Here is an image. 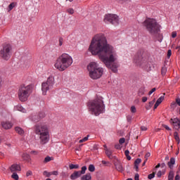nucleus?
<instances>
[{"mask_svg":"<svg viewBox=\"0 0 180 180\" xmlns=\"http://www.w3.org/2000/svg\"><path fill=\"white\" fill-rule=\"evenodd\" d=\"M67 12H68V13H69L70 15H74L75 11H74V8H68V9H67Z\"/></svg>","mask_w":180,"mask_h":180,"instance_id":"35","label":"nucleus"},{"mask_svg":"<svg viewBox=\"0 0 180 180\" xmlns=\"http://www.w3.org/2000/svg\"><path fill=\"white\" fill-rule=\"evenodd\" d=\"M172 54V52L171 49H169L167 51V58H169L171 57Z\"/></svg>","mask_w":180,"mask_h":180,"instance_id":"48","label":"nucleus"},{"mask_svg":"<svg viewBox=\"0 0 180 180\" xmlns=\"http://www.w3.org/2000/svg\"><path fill=\"white\" fill-rule=\"evenodd\" d=\"M33 92L32 84H22L18 90V98L20 102H26L29 99V96L32 95Z\"/></svg>","mask_w":180,"mask_h":180,"instance_id":"6","label":"nucleus"},{"mask_svg":"<svg viewBox=\"0 0 180 180\" xmlns=\"http://www.w3.org/2000/svg\"><path fill=\"white\" fill-rule=\"evenodd\" d=\"M167 165L169 168H170V169H172V168H174V165H175V158H171Z\"/></svg>","mask_w":180,"mask_h":180,"instance_id":"19","label":"nucleus"},{"mask_svg":"<svg viewBox=\"0 0 180 180\" xmlns=\"http://www.w3.org/2000/svg\"><path fill=\"white\" fill-rule=\"evenodd\" d=\"M165 174V171H164L163 172L162 171H159L158 173H157V176L158 178H161V176H162V174Z\"/></svg>","mask_w":180,"mask_h":180,"instance_id":"38","label":"nucleus"},{"mask_svg":"<svg viewBox=\"0 0 180 180\" xmlns=\"http://www.w3.org/2000/svg\"><path fill=\"white\" fill-rule=\"evenodd\" d=\"M87 71L91 79H99L104 72L103 68L100 67L99 63L97 62H91L87 65Z\"/></svg>","mask_w":180,"mask_h":180,"instance_id":"5","label":"nucleus"},{"mask_svg":"<svg viewBox=\"0 0 180 180\" xmlns=\"http://www.w3.org/2000/svg\"><path fill=\"white\" fill-rule=\"evenodd\" d=\"M88 139H89V135H87L86 136H85L82 139L79 140V143H85V141H88Z\"/></svg>","mask_w":180,"mask_h":180,"instance_id":"30","label":"nucleus"},{"mask_svg":"<svg viewBox=\"0 0 180 180\" xmlns=\"http://www.w3.org/2000/svg\"><path fill=\"white\" fill-rule=\"evenodd\" d=\"M158 106H160V104H159V103H157V101H156V103L154 105V109H157V108H158Z\"/></svg>","mask_w":180,"mask_h":180,"instance_id":"58","label":"nucleus"},{"mask_svg":"<svg viewBox=\"0 0 180 180\" xmlns=\"http://www.w3.org/2000/svg\"><path fill=\"white\" fill-rule=\"evenodd\" d=\"M72 63H74L72 56L68 53H63L56 60L54 67L58 71L63 72L65 71L67 68H70L72 65Z\"/></svg>","mask_w":180,"mask_h":180,"instance_id":"3","label":"nucleus"},{"mask_svg":"<svg viewBox=\"0 0 180 180\" xmlns=\"http://www.w3.org/2000/svg\"><path fill=\"white\" fill-rule=\"evenodd\" d=\"M141 162V159L138 158L134 162V165H139Z\"/></svg>","mask_w":180,"mask_h":180,"instance_id":"42","label":"nucleus"},{"mask_svg":"<svg viewBox=\"0 0 180 180\" xmlns=\"http://www.w3.org/2000/svg\"><path fill=\"white\" fill-rule=\"evenodd\" d=\"M145 90H144V88H141V89H139V96H143V95H144V94H145Z\"/></svg>","mask_w":180,"mask_h":180,"instance_id":"27","label":"nucleus"},{"mask_svg":"<svg viewBox=\"0 0 180 180\" xmlns=\"http://www.w3.org/2000/svg\"><path fill=\"white\" fill-rule=\"evenodd\" d=\"M51 160H53L51 157L47 156V157L45 158V159L44 160V162L45 164H46V162H50V161H51Z\"/></svg>","mask_w":180,"mask_h":180,"instance_id":"31","label":"nucleus"},{"mask_svg":"<svg viewBox=\"0 0 180 180\" xmlns=\"http://www.w3.org/2000/svg\"><path fill=\"white\" fill-rule=\"evenodd\" d=\"M1 126L4 129L6 130H8V129H12V127L13 126L12 123L8 121H4L1 122Z\"/></svg>","mask_w":180,"mask_h":180,"instance_id":"15","label":"nucleus"},{"mask_svg":"<svg viewBox=\"0 0 180 180\" xmlns=\"http://www.w3.org/2000/svg\"><path fill=\"white\" fill-rule=\"evenodd\" d=\"M155 102V98H154L152 101L149 102L150 106H153Z\"/></svg>","mask_w":180,"mask_h":180,"instance_id":"56","label":"nucleus"},{"mask_svg":"<svg viewBox=\"0 0 180 180\" xmlns=\"http://www.w3.org/2000/svg\"><path fill=\"white\" fill-rule=\"evenodd\" d=\"M35 133L39 136V143L42 146L47 144L50 141V133L49 132V128L46 125L37 124L35 126Z\"/></svg>","mask_w":180,"mask_h":180,"instance_id":"4","label":"nucleus"},{"mask_svg":"<svg viewBox=\"0 0 180 180\" xmlns=\"http://www.w3.org/2000/svg\"><path fill=\"white\" fill-rule=\"evenodd\" d=\"M172 37L173 39H175V37H176V32H173L172 33Z\"/></svg>","mask_w":180,"mask_h":180,"instance_id":"52","label":"nucleus"},{"mask_svg":"<svg viewBox=\"0 0 180 180\" xmlns=\"http://www.w3.org/2000/svg\"><path fill=\"white\" fill-rule=\"evenodd\" d=\"M11 178L15 180H19V175L16 172H12Z\"/></svg>","mask_w":180,"mask_h":180,"instance_id":"26","label":"nucleus"},{"mask_svg":"<svg viewBox=\"0 0 180 180\" xmlns=\"http://www.w3.org/2000/svg\"><path fill=\"white\" fill-rule=\"evenodd\" d=\"M54 84H56L54 77L49 76L47 80L41 84L42 95H47V91L54 88Z\"/></svg>","mask_w":180,"mask_h":180,"instance_id":"8","label":"nucleus"},{"mask_svg":"<svg viewBox=\"0 0 180 180\" xmlns=\"http://www.w3.org/2000/svg\"><path fill=\"white\" fill-rule=\"evenodd\" d=\"M89 171L90 172H94L95 171V166L94 165H90L89 166Z\"/></svg>","mask_w":180,"mask_h":180,"instance_id":"33","label":"nucleus"},{"mask_svg":"<svg viewBox=\"0 0 180 180\" xmlns=\"http://www.w3.org/2000/svg\"><path fill=\"white\" fill-rule=\"evenodd\" d=\"M162 101H164V96H160V97L157 100L156 102H157L158 103L160 104V103L162 102Z\"/></svg>","mask_w":180,"mask_h":180,"instance_id":"39","label":"nucleus"},{"mask_svg":"<svg viewBox=\"0 0 180 180\" xmlns=\"http://www.w3.org/2000/svg\"><path fill=\"white\" fill-rule=\"evenodd\" d=\"M141 130H142V131H146L147 130V127L142 126V127H141Z\"/></svg>","mask_w":180,"mask_h":180,"instance_id":"57","label":"nucleus"},{"mask_svg":"<svg viewBox=\"0 0 180 180\" xmlns=\"http://www.w3.org/2000/svg\"><path fill=\"white\" fill-rule=\"evenodd\" d=\"M142 102H147V97L144 96L142 98Z\"/></svg>","mask_w":180,"mask_h":180,"instance_id":"60","label":"nucleus"},{"mask_svg":"<svg viewBox=\"0 0 180 180\" xmlns=\"http://www.w3.org/2000/svg\"><path fill=\"white\" fill-rule=\"evenodd\" d=\"M170 123L174 127L176 130H179L180 129V120L178 118H172L170 120Z\"/></svg>","mask_w":180,"mask_h":180,"instance_id":"13","label":"nucleus"},{"mask_svg":"<svg viewBox=\"0 0 180 180\" xmlns=\"http://www.w3.org/2000/svg\"><path fill=\"white\" fill-rule=\"evenodd\" d=\"M174 136L177 143L179 144L180 139H179V135L178 134V132H174Z\"/></svg>","mask_w":180,"mask_h":180,"instance_id":"25","label":"nucleus"},{"mask_svg":"<svg viewBox=\"0 0 180 180\" xmlns=\"http://www.w3.org/2000/svg\"><path fill=\"white\" fill-rule=\"evenodd\" d=\"M11 172H19L22 171V167H20V165L18 164H13L10 167Z\"/></svg>","mask_w":180,"mask_h":180,"instance_id":"14","label":"nucleus"},{"mask_svg":"<svg viewBox=\"0 0 180 180\" xmlns=\"http://www.w3.org/2000/svg\"><path fill=\"white\" fill-rule=\"evenodd\" d=\"M86 169H88L86 166H83L82 167V171H75L70 175V179L75 180V179H78V178H81L82 175H85V172H86Z\"/></svg>","mask_w":180,"mask_h":180,"instance_id":"12","label":"nucleus"},{"mask_svg":"<svg viewBox=\"0 0 180 180\" xmlns=\"http://www.w3.org/2000/svg\"><path fill=\"white\" fill-rule=\"evenodd\" d=\"M124 154L127 157V155H129V154H130V152L128 150H125Z\"/></svg>","mask_w":180,"mask_h":180,"instance_id":"61","label":"nucleus"},{"mask_svg":"<svg viewBox=\"0 0 180 180\" xmlns=\"http://www.w3.org/2000/svg\"><path fill=\"white\" fill-rule=\"evenodd\" d=\"M14 110L22 112V113H26V109L23 108L20 104H18L14 107Z\"/></svg>","mask_w":180,"mask_h":180,"instance_id":"17","label":"nucleus"},{"mask_svg":"<svg viewBox=\"0 0 180 180\" xmlns=\"http://www.w3.org/2000/svg\"><path fill=\"white\" fill-rule=\"evenodd\" d=\"M162 127H164L165 129H166V130H168L169 131H171V128H169V127L167 124H162Z\"/></svg>","mask_w":180,"mask_h":180,"instance_id":"45","label":"nucleus"},{"mask_svg":"<svg viewBox=\"0 0 180 180\" xmlns=\"http://www.w3.org/2000/svg\"><path fill=\"white\" fill-rule=\"evenodd\" d=\"M64 43V39L63 37L59 38V46L61 47Z\"/></svg>","mask_w":180,"mask_h":180,"instance_id":"40","label":"nucleus"},{"mask_svg":"<svg viewBox=\"0 0 180 180\" xmlns=\"http://www.w3.org/2000/svg\"><path fill=\"white\" fill-rule=\"evenodd\" d=\"M115 168L120 172H123V171H124V167H123V166L122 165V163L120 162L115 163Z\"/></svg>","mask_w":180,"mask_h":180,"instance_id":"20","label":"nucleus"},{"mask_svg":"<svg viewBox=\"0 0 180 180\" xmlns=\"http://www.w3.org/2000/svg\"><path fill=\"white\" fill-rule=\"evenodd\" d=\"M154 176H155V174L153 173L148 175V179H153V178H154Z\"/></svg>","mask_w":180,"mask_h":180,"instance_id":"47","label":"nucleus"},{"mask_svg":"<svg viewBox=\"0 0 180 180\" xmlns=\"http://www.w3.org/2000/svg\"><path fill=\"white\" fill-rule=\"evenodd\" d=\"M87 108L91 115L99 116L105 113V103L102 97H96L95 99L89 101L87 103Z\"/></svg>","mask_w":180,"mask_h":180,"instance_id":"2","label":"nucleus"},{"mask_svg":"<svg viewBox=\"0 0 180 180\" xmlns=\"http://www.w3.org/2000/svg\"><path fill=\"white\" fill-rule=\"evenodd\" d=\"M30 120H32V122H37L40 120V117H39L38 113H33L29 117Z\"/></svg>","mask_w":180,"mask_h":180,"instance_id":"16","label":"nucleus"},{"mask_svg":"<svg viewBox=\"0 0 180 180\" xmlns=\"http://www.w3.org/2000/svg\"><path fill=\"white\" fill-rule=\"evenodd\" d=\"M160 167H162V168H165V167H166V165H165V163H162V164H160Z\"/></svg>","mask_w":180,"mask_h":180,"instance_id":"64","label":"nucleus"},{"mask_svg":"<svg viewBox=\"0 0 180 180\" xmlns=\"http://www.w3.org/2000/svg\"><path fill=\"white\" fill-rule=\"evenodd\" d=\"M38 116L40 120L41 119H44V117H46V113L44 112H41L38 114Z\"/></svg>","mask_w":180,"mask_h":180,"instance_id":"28","label":"nucleus"},{"mask_svg":"<svg viewBox=\"0 0 180 180\" xmlns=\"http://www.w3.org/2000/svg\"><path fill=\"white\" fill-rule=\"evenodd\" d=\"M30 154H34V155H37V154H39V152L36 150H32L30 152Z\"/></svg>","mask_w":180,"mask_h":180,"instance_id":"55","label":"nucleus"},{"mask_svg":"<svg viewBox=\"0 0 180 180\" xmlns=\"http://www.w3.org/2000/svg\"><path fill=\"white\" fill-rule=\"evenodd\" d=\"M143 26H145L150 34H157V33H160L161 28V26H160L158 22H157V20L154 18H147L143 22Z\"/></svg>","mask_w":180,"mask_h":180,"instance_id":"7","label":"nucleus"},{"mask_svg":"<svg viewBox=\"0 0 180 180\" xmlns=\"http://www.w3.org/2000/svg\"><path fill=\"white\" fill-rule=\"evenodd\" d=\"M32 174L33 173L32 172V171L29 170V171L27 172L26 176H30V175H32Z\"/></svg>","mask_w":180,"mask_h":180,"instance_id":"50","label":"nucleus"},{"mask_svg":"<svg viewBox=\"0 0 180 180\" xmlns=\"http://www.w3.org/2000/svg\"><path fill=\"white\" fill-rule=\"evenodd\" d=\"M92 176L91 175V173H87L82 176H81L80 180H91Z\"/></svg>","mask_w":180,"mask_h":180,"instance_id":"21","label":"nucleus"},{"mask_svg":"<svg viewBox=\"0 0 180 180\" xmlns=\"http://www.w3.org/2000/svg\"><path fill=\"white\" fill-rule=\"evenodd\" d=\"M22 158L23 161H26L27 162H30L32 161V158L30 157V155L27 153H23L22 155Z\"/></svg>","mask_w":180,"mask_h":180,"instance_id":"18","label":"nucleus"},{"mask_svg":"<svg viewBox=\"0 0 180 180\" xmlns=\"http://www.w3.org/2000/svg\"><path fill=\"white\" fill-rule=\"evenodd\" d=\"M15 130L18 134H20V136H23L25 134V130H23V129L20 128V127H16Z\"/></svg>","mask_w":180,"mask_h":180,"instance_id":"22","label":"nucleus"},{"mask_svg":"<svg viewBox=\"0 0 180 180\" xmlns=\"http://www.w3.org/2000/svg\"><path fill=\"white\" fill-rule=\"evenodd\" d=\"M127 1L129 0H116V2H117V4H120V5H124V4L127 2Z\"/></svg>","mask_w":180,"mask_h":180,"instance_id":"34","label":"nucleus"},{"mask_svg":"<svg viewBox=\"0 0 180 180\" xmlns=\"http://www.w3.org/2000/svg\"><path fill=\"white\" fill-rule=\"evenodd\" d=\"M115 148H116V150H121L122 146H120V144L117 143V144L115 145Z\"/></svg>","mask_w":180,"mask_h":180,"instance_id":"46","label":"nucleus"},{"mask_svg":"<svg viewBox=\"0 0 180 180\" xmlns=\"http://www.w3.org/2000/svg\"><path fill=\"white\" fill-rule=\"evenodd\" d=\"M176 103H177V105L180 106V98H176Z\"/></svg>","mask_w":180,"mask_h":180,"instance_id":"59","label":"nucleus"},{"mask_svg":"<svg viewBox=\"0 0 180 180\" xmlns=\"http://www.w3.org/2000/svg\"><path fill=\"white\" fill-rule=\"evenodd\" d=\"M69 168L70 169H78L79 168V165L70 164Z\"/></svg>","mask_w":180,"mask_h":180,"instance_id":"24","label":"nucleus"},{"mask_svg":"<svg viewBox=\"0 0 180 180\" xmlns=\"http://www.w3.org/2000/svg\"><path fill=\"white\" fill-rule=\"evenodd\" d=\"M179 179H180L179 174H176L175 176V180H179Z\"/></svg>","mask_w":180,"mask_h":180,"instance_id":"62","label":"nucleus"},{"mask_svg":"<svg viewBox=\"0 0 180 180\" xmlns=\"http://www.w3.org/2000/svg\"><path fill=\"white\" fill-rule=\"evenodd\" d=\"M140 176L139 175V174H135V177H134V179L135 180H140Z\"/></svg>","mask_w":180,"mask_h":180,"instance_id":"53","label":"nucleus"},{"mask_svg":"<svg viewBox=\"0 0 180 180\" xmlns=\"http://www.w3.org/2000/svg\"><path fill=\"white\" fill-rule=\"evenodd\" d=\"M104 22L117 26L119 25V16L116 14H106L104 18Z\"/></svg>","mask_w":180,"mask_h":180,"instance_id":"11","label":"nucleus"},{"mask_svg":"<svg viewBox=\"0 0 180 180\" xmlns=\"http://www.w3.org/2000/svg\"><path fill=\"white\" fill-rule=\"evenodd\" d=\"M126 141V139L124 138H121L120 140H119V143L120 144H124V142Z\"/></svg>","mask_w":180,"mask_h":180,"instance_id":"44","label":"nucleus"},{"mask_svg":"<svg viewBox=\"0 0 180 180\" xmlns=\"http://www.w3.org/2000/svg\"><path fill=\"white\" fill-rule=\"evenodd\" d=\"M133 120V115H128L127 116V120L128 122V123H131V120Z\"/></svg>","mask_w":180,"mask_h":180,"instance_id":"32","label":"nucleus"},{"mask_svg":"<svg viewBox=\"0 0 180 180\" xmlns=\"http://www.w3.org/2000/svg\"><path fill=\"white\" fill-rule=\"evenodd\" d=\"M89 51L92 56H98L99 60L112 72H117V52L115 47L108 42L106 36L103 33L96 34L92 37Z\"/></svg>","mask_w":180,"mask_h":180,"instance_id":"1","label":"nucleus"},{"mask_svg":"<svg viewBox=\"0 0 180 180\" xmlns=\"http://www.w3.org/2000/svg\"><path fill=\"white\" fill-rule=\"evenodd\" d=\"M156 89L155 88H153L150 91H149V95H151L153 94V92H155Z\"/></svg>","mask_w":180,"mask_h":180,"instance_id":"51","label":"nucleus"},{"mask_svg":"<svg viewBox=\"0 0 180 180\" xmlns=\"http://www.w3.org/2000/svg\"><path fill=\"white\" fill-rule=\"evenodd\" d=\"M161 74L163 77H164V75H165V74H167V68L166 67L162 68Z\"/></svg>","mask_w":180,"mask_h":180,"instance_id":"36","label":"nucleus"},{"mask_svg":"<svg viewBox=\"0 0 180 180\" xmlns=\"http://www.w3.org/2000/svg\"><path fill=\"white\" fill-rule=\"evenodd\" d=\"M168 180H174V172L173 171H171L169 173Z\"/></svg>","mask_w":180,"mask_h":180,"instance_id":"29","label":"nucleus"},{"mask_svg":"<svg viewBox=\"0 0 180 180\" xmlns=\"http://www.w3.org/2000/svg\"><path fill=\"white\" fill-rule=\"evenodd\" d=\"M15 6H16V4H15V3L10 4L9 6H8L9 11H12V9H13V8Z\"/></svg>","mask_w":180,"mask_h":180,"instance_id":"37","label":"nucleus"},{"mask_svg":"<svg viewBox=\"0 0 180 180\" xmlns=\"http://www.w3.org/2000/svg\"><path fill=\"white\" fill-rule=\"evenodd\" d=\"M134 63L138 65V67L144 68L147 65V58L143 57L141 53H137L134 56Z\"/></svg>","mask_w":180,"mask_h":180,"instance_id":"10","label":"nucleus"},{"mask_svg":"<svg viewBox=\"0 0 180 180\" xmlns=\"http://www.w3.org/2000/svg\"><path fill=\"white\" fill-rule=\"evenodd\" d=\"M134 168L136 171H139V165H134Z\"/></svg>","mask_w":180,"mask_h":180,"instance_id":"63","label":"nucleus"},{"mask_svg":"<svg viewBox=\"0 0 180 180\" xmlns=\"http://www.w3.org/2000/svg\"><path fill=\"white\" fill-rule=\"evenodd\" d=\"M131 113H136V112H137V110L136 109V106L132 105L131 107Z\"/></svg>","mask_w":180,"mask_h":180,"instance_id":"41","label":"nucleus"},{"mask_svg":"<svg viewBox=\"0 0 180 180\" xmlns=\"http://www.w3.org/2000/svg\"><path fill=\"white\" fill-rule=\"evenodd\" d=\"M43 174H44V175H46V176H47V177L51 176V172H49L47 171H44Z\"/></svg>","mask_w":180,"mask_h":180,"instance_id":"43","label":"nucleus"},{"mask_svg":"<svg viewBox=\"0 0 180 180\" xmlns=\"http://www.w3.org/2000/svg\"><path fill=\"white\" fill-rule=\"evenodd\" d=\"M51 175H58V171H53L52 172H51Z\"/></svg>","mask_w":180,"mask_h":180,"instance_id":"54","label":"nucleus"},{"mask_svg":"<svg viewBox=\"0 0 180 180\" xmlns=\"http://www.w3.org/2000/svg\"><path fill=\"white\" fill-rule=\"evenodd\" d=\"M0 56L3 60L8 61L12 56V45L10 44H6L3 46L2 49L0 51Z\"/></svg>","mask_w":180,"mask_h":180,"instance_id":"9","label":"nucleus"},{"mask_svg":"<svg viewBox=\"0 0 180 180\" xmlns=\"http://www.w3.org/2000/svg\"><path fill=\"white\" fill-rule=\"evenodd\" d=\"M151 155V153H147L145 155L146 160H148V158Z\"/></svg>","mask_w":180,"mask_h":180,"instance_id":"49","label":"nucleus"},{"mask_svg":"<svg viewBox=\"0 0 180 180\" xmlns=\"http://www.w3.org/2000/svg\"><path fill=\"white\" fill-rule=\"evenodd\" d=\"M105 151V155H107V157H108V158H110V160H112V150L109 149V148H105L104 149Z\"/></svg>","mask_w":180,"mask_h":180,"instance_id":"23","label":"nucleus"}]
</instances>
